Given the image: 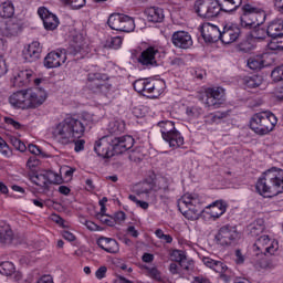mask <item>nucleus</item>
Listing matches in <instances>:
<instances>
[{
    "label": "nucleus",
    "mask_w": 283,
    "mask_h": 283,
    "mask_svg": "<svg viewBox=\"0 0 283 283\" xmlns=\"http://www.w3.org/2000/svg\"><path fill=\"white\" fill-rule=\"evenodd\" d=\"M93 120L94 117L90 113H83L81 118L67 116L53 127V139L64 147L75 145L74 151L78 154L85 149V139L81 138L85 136V129Z\"/></svg>",
    "instance_id": "obj_1"
},
{
    "label": "nucleus",
    "mask_w": 283,
    "mask_h": 283,
    "mask_svg": "<svg viewBox=\"0 0 283 283\" xmlns=\"http://www.w3.org/2000/svg\"><path fill=\"white\" fill-rule=\"evenodd\" d=\"M90 52V44L85 42L83 34H76L73 36V42L66 51L65 49L53 51L44 57V67H48V70L61 67V65L67 61V54L74 56L76 61H81V59H85Z\"/></svg>",
    "instance_id": "obj_2"
},
{
    "label": "nucleus",
    "mask_w": 283,
    "mask_h": 283,
    "mask_svg": "<svg viewBox=\"0 0 283 283\" xmlns=\"http://www.w3.org/2000/svg\"><path fill=\"white\" fill-rule=\"evenodd\" d=\"M255 189L263 198H273V196L283 193V169L266 170L256 181Z\"/></svg>",
    "instance_id": "obj_3"
},
{
    "label": "nucleus",
    "mask_w": 283,
    "mask_h": 283,
    "mask_svg": "<svg viewBox=\"0 0 283 283\" xmlns=\"http://www.w3.org/2000/svg\"><path fill=\"white\" fill-rule=\"evenodd\" d=\"M264 21H266V12L262 8L250 2H245L241 6V13H240L241 28L251 30V28L262 25Z\"/></svg>",
    "instance_id": "obj_4"
},
{
    "label": "nucleus",
    "mask_w": 283,
    "mask_h": 283,
    "mask_svg": "<svg viewBox=\"0 0 283 283\" xmlns=\"http://www.w3.org/2000/svg\"><path fill=\"white\" fill-rule=\"evenodd\" d=\"M277 117L271 112L255 113L250 119V129L258 136H266L275 129Z\"/></svg>",
    "instance_id": "obj_5"
},
{
    "label": "nucleus",
    "mask_w": 283,
    "mask_h": 283,
    "mask_svg": "<svg viewBox=\"0 0 283 283\" xmlns=\"http://www.w3.org/2000/svg\"><path fill=\"white\" fill-rule=\"evenodd\" d=\"M109 77L103 73H90L87 75V87L95 94H103V96H112L114 86L107 82Z\"/></svg>",
    "instance_id": "obj_6"
},
{
    "label": "nucleus",
    "mask_w": 283,
    "mask_h": 283,
    "mask_svg": "<svg viewBox=\"0 0 283 283\" xmlns=\"http://www.w3.org/2000/svg\"><path fill=\"white\" fill-rule=\"evenodd\" d=\"M107 25L111 30H116L117 32L129 33L136 30L134 18L124 13H112L107 20Z\"/></svg>",
    "instance_id": "obj_7"
},
{
    "label": "nucleus",
    "mask_w": 283,
    "mask_h": 283,
    "mask_svg": "<svg viewBox=\"0 0 283 283\" xmlns=\"http://www.w3.org/2000/svg\"><path fill=\"white\" fill-rule=\"evenodd\" d=\"M280 249L277 240L269 238V235L263 234L259 237L253 245V251L256 258H264V255H274Z\"/></svg>",
    "instance_id": "obj_8"
},
{
    "label": "nucleus",
    "mask_w": 283,
    "mask_h": 283,
    "mask_svg": "<svg viewBox=\"0 0 283 283\" xmlns=\"http://www.w3.org/2000/svg\"><path fill=\"white\" fill-rule=\"evenodd\" d=\"M200 205L202 199L198 195L187 193L178 200V209L182 216H189V213H200Z\"/></svg>",
    "instance_id": "obj_9"
},
{
    "label": "nucleus",
    "mask_w": 283,
    "mask_h": 283,
    "mask_svg": "<svg viewBox=\"0 0 283 283\" xmlns=\"http://www.w3.org/2000/svg\"><path fill=\"white\" fill-rule=\"evenodd\" d=\"M239 238L240 233L238 232V228L226 224L218 230L214 240L220 247H231V244L238 242Z\"/></svg>",
    "instance_id": "obj_10"
},
{
    "label": "nucleus",
    "mask_w": 283,
    "mask_h": 283,
    "mask_svg": "<svg viewBox=\"0 0 283 283\" xmlns=\"http://www.w3.org/2000/svg\"><path fill=\"white\" fill-rule=\"evenodd\" d=\"M193 10L201 19H214L219 14V7L213 0H196Z\"/></svg>",
    "instance_id": "obj_11"
},
{
    "label": "nucleus",
    "mask_w": 283,
    "mask_h": 283,
    "mask_svg": "<svg viewBox=\"0 0 283 283\" xmlns=\"http://www.w3.org/2000/svg\"><path fill=\"white\" fill-rule=\"evenodd\" d=\"M205 94V105L206 107H212V109H219L227 101V93L222 87H209L206 90Z\"/></svg>",
    "instance_id": "obj_12"
},
{
    "label": "nucleus",
    "mask_w": 283,
    "mask_h": 283,
    "mask_svg": "<svg viewBox=\"0 0 283 283\" xmlns=\"http://www.w3.org/2000/svg\"><path fill=\"white\" fill-rule=\"evenodd\" d=\"M158 61H160V49L154 45L142 51L137 57V63L143 65V67H147L148 70H151V67H157Z\"/></svg>",
    "instance_id": "obj_13"
},
{
    "label": "nucleus",
    "mask_w": 283,
    "mask_h": 283,
    "mask_svg": "<svg viewBox=\"0 0 283 283\" xmlns=\"http://www.w3.org/2000/svg\"><path fill=\"white\" fill-rule=\"evenodd\" d=\"M205 266L214 271V273L219 274L220 280L226 283L231 282V269L224 264L222 261L213 260L209 256H205L202 259Z\"/></svg>",
    "instance_id": "obj_14"
},
{
    "label": "nucleus",
    "mask_w": 283,
    "mask_h": 283,
    "mask_svg": "<svg viewBox=\"0 0 283 283\" xmlns=\"http://www.w3.org/2000/svg\"><path fill=\"white\" fill-rule=\"evenodd\" d=\"M94 151L99 158H113L115 156L112 135H106L95 142Z\"/></svg>",
    "instance_id": "obj_15"
},
{
    "label": "nucleus",
    "mask_w": 283,
    "mask_h": 283,
    "mask_svg": "<svg viewBox=\"0 0 283 283\" xmlns=\"http://www.w3.org/2000/svg\"><path fill=\"white\" fill-rule=\"evenodd\" d=\"M156 185L158 188H156ZM151 191H164V193H169V184H167V178L159 177L153 181V185L149 182H144L142 184L140 188L136 190V193L137 196H143V193L149 196Z\"/></svg>",
    "instance_id": "obj_16"
},
{
    "label": "nucleus",
    "mask_w": 283,
    "mask_h": 283,
    "mask_svg": "<svg viewBox=\"0 0 283 283\" xmlns=\"http://www.w3.org/2000/svg\"><path fill=\"white\" fill-rule=\"evenodd\" d=\"M48 93L41 88H28L27 90V107L28 109H36L45 103Z\"/></svg>",
    "instance_id": "obj_17"
},
{
    "label": "nucleus",
    "mask_w": 283,
    "mask_h": 283,
    "mask_svg": "<svg viewBox=\"0 0 283 283\" xmlns=\"http://www.w3.org/2000/svg\"><path fill=\"white\" fill-rule=\"evenodd\" d=\"M113 140V151L114 154H125V151H129L132 147H134V137L126 135L122 137H116V135H112Z\"/></svg>",
    "instance_id": "obj_18"
},
{
    "label": "nucleus",
    "mask_w": 283,
    "mask_h": 283,
    "mask_svg": "<svg viewBox=\"0 0 283 283\" xmlns=\"http://www.w3.org/2000/svg\"><path fill=\"white\" fill-rule=\"evenodd\" d=\"M38 14H39L40 19H42L43 25L46 30L53 31L59 28V23H61L59 21V17H56V14L50 12V10H48V8H45V7L39 8Z\"/></svg>",
    "instance_id": "obj_19"
},
{
    "label": "nucleus",
    "mask_w": 283,
    "mask_h": 283,
    "mask_svg": "<svg viewBox=\"0 0 283 283\" xmlns=\"http://www.w3.org/2000/svg\"><path fill=\"white\" fill-rule=\"evenodd\" d=\"M201 36L206 43H216L220 41L221 31L218 25L206 22L201 25Z\"/></svg>",
    "instance_id": "obj_20"
},
{
    "label": "nucleus",
    "mask_w": 283,
    "mask_h": 283,
    "mask_svg": "<svg viewBox=\"0 0 283 283\" xmlns=\"http://www.w3.org/2000/svg\"><path fill=\"white\" fill-rule=\"evenodd\" d=\"M171 43L175 48H180L181 50H189L193 45V40L191 34L186 31H176L172 33Z\"/></svg>",
    "instance_id": "obj_21"
},
{
    "label": "nucleus",
    "mask_w": 283,
    "mask_h": 283,
    "mask_svg": "<svg viewBox=\"0 0 283 283\" xmlns=\"http://www.w3.org/2000/svg\"><path fill=\"white\" fill-rule=\"evenodd\" d=\"M240 29L235 24H226L221 31L220 41L226 45L234 43L240 38Z\"/></svg>",
    "instance_id": "obj_22"
},
{
    "label": "nucleus",
    "mask_w": 283,
    "mask_h": 283,
    "mask_svg": "<svg viewBox=\"0 0 283 283\" xmlns=\"http://www.w3.org/2000/svg\"><path fill=\"white\" fill-rule=\"evenodd\" d=\"M41 52H43L41 43L39 41H33L23 50V59L27 63H34V61H39L41 59Z\"/></svg>",
    "instance_id": "obj_23"
},
{
    "label": "nucleus",
    "mask_w": 283,
    "mask_h": 283,
    "mask_svg": "<svg viewBox=\"0 0 283 283\" xmlns=\"http://www.w3.org/2000/svg\"><path fill=\"white\" fill-rule=\"evenodd\" d=\"M54 178H56V174L52 171H43L38 175H33L31 177V181L41 187V189H48L50 185L54 184Z\"/></svg>",
    "instance_id": "obj_24"
},
{
    "label": "nucleus",
    "mask_w": 283,
    "mask_h": 283,
    "mask_svg": "<svg viewBox=\"0 0 283 283\" xmlns=\"http://www.w3.org/2000/svg\"><path fill=\"white\" fill-rule=\"evenodd\" d=\"M9 103L14 109H28V91H18L10 95Z\"/></svg>",
    "instance_id": "obj_25"
},
{
    "label": "nucleus",
    "mask_w": 283,
    "mask_h": 283,
    "mask_svg": "<svg viewBox=\"0 0 283 283\" xmlns=\"http://www.w3.org/2000/svg\"><path fill=\"white\" fill-rule=\"evenodd\" d=\"M23 32V23L18 19L8 20L2 28L4 36H19Z\"/></svg>",
    "instance_id": "obj_26"
},
{
    "label": "nucleus",
    "mask_w": 283,
    "mask_h": 283,
    "mask_svg": "<svg viewBox=\"0 0 283 283\" xmlns=\"http://www.w3.org/2000/svg\"><path fill=\"white\" fill-rule=\"evenodd\" d=\"M32 76H34L32 70L19 71L11 80V83L13 87H25L30 84V81H32Z\"/></svg>",
    "instance_id": "obj_27"
},
{
    "label": "nucleus",
    "mask_w": 283,
    "mask_h": 283,
    "mask_svg": "<svg viewBox=\"0 0 283 283\" xmlns=\"http://www.w3.org/2000/svg\"><path fill=\"white\" fill-rule=\"evenodd\" d=\"M216 3L219 7V13L234 14L242 6V0H216Z\"/></svg>",
    "instance_id": "obj_28"
},
{
    "label": "nucleus",
    "mask_w": 283,
    "mask_h": 283,
    "mask_svg": "<svg viewBox=\"0 0 283 283\" xmlns=\"http://www.w3.org/2000/svg\"><path fill=\"white\" fill-rule=\"evenodd\" d=\"M145 14L149 23H163V21H165V11L160 7H150L146 9Z\"/></svg>",
    "instance_id": "obj_29"
},
{
    "label": "nucleus",
    "mask_w": 283,
    "mask_h": 283,
    "mask_svg": "<svg viewBox=\"0 0 283 283\" xmlns=\"http://www.w3.org/2000/svg\"><path fill=\"white\" fill-rule=\"evenodd\" d=\"M97 245L99 249H103V251H106V253H118L120 250L118 242L112 238L101 237L97 240Z\"/></svg>",
    "instance_id": "obj_30"
},
{
    "label": "nucleus",
    "mask_w": 283,
    "mask_h": 283,
    "mask_svg": "<svg viewBox=\"0 0 283 283\" xmlns=\"http://www.w3.org/2000/svg\"><path fill=\"white\" fill-rule=\"evenodd\" d=\"M12 240H14V232H12V228L6 221H0V242L2 244H11Z\"/></svg>",
    "instance_id": "obj_31"
},
{
    "label": "nucleus",
    "mask_w": 283,
    "mask_h": 283,
    "mask_svg": "<svg viewBox=\"0 0 283 283\" xmlns=\"http://www.w3.org/2000/svg\"><path fill=\"white\" fill-rule=\"evenodd\" d=\"M208 209H210L211 218L218 219L227 213V202L217 200L208 206Z\"/></svg>",
    "instance_id": "obj_32"
},
{
    "label": "nucleus",
    "mask_w": 283,
    "mask_h": 283,
    "mask_svg": "<svg viewBox=\"0 0 283 283\" xmlns=\"http://www.w3.org/2000/svg\"><path fill=\"white\" fill-rule=\"evenodd\" d=\"M164 140L168 143L169 147H172V149H178V147L185 145V137H182L178 129L168 134V137H164Z\"/></svg>",
    "instance_id": "obj_33"
},
{
    "label": "nucleus",
    "mask_w": 283,
    "mask_h": 283,
    "mask_svg": "<svg viewBox=\"0 0 283 283\" xmlns=\"http://www.w3.org/2000/svg\"><path fill=\"white\" fill-rule=\"evenodd\" d=\"M268 36L271 39H282L283 36V21L276 20L269 24L266 29Z\"/></svg>",
    "instance_id": "obj_34"
},
{
    "label": "nucleus",
    "mask_w": 283,
    "mask_h": 283,
    "mask_svg": "<svg viewBox=\"0 0 283 283\" xmlns=\"http://www.w3.org/2000/svg\"><path fill=\"white\" fill-rule=\"evenodd\" d=\"M264 219H256L248 226V233H250L252 238H258V235L264 232Z\"/></svg>",
    "instance_id": "obj_35"
},
{
    "label": "nucleus",
    "mask_w": 283,
    "mask_h": 283,
    "mask_svg": "<svg viewBox=\"0 0 283 283\" xmlns=\"http://www.w3.org/2000/svg\"><path fill=\"white\" fill-rule=\"evenodd\" d=\"M157 127H159V132L163 138H168V134H171L176 130V124H174L171 120H161L157 124Z\"/></svg>",
    "instance_id": "obj_36"
},
{
    "label": "nucleus",
    "mask_w": 283,
    "mask_h": 283,
    "mask_svg": "<svg viewBox=\"0 0 283 283\" xmlns=\"http://www.w3.org/2000/svg\"><path fill=\"white\" fill-rule=\"evenodd\" d=\"M0 17L2 19H12L14 17V4L12 1H4L0 4Z\"/></svg>",
    "instance_id": "obj_37"
},
{
    "label": "nucleus",
    "mask_w": 283,
    "mask_h": 283,
    "mask_svg": "<svg viewBox=\"0 0 283 283\" xmlns=\"http://www.w3.org/2000/svg\"><path fill=\"white\" fill-rule=\"evenodd\" d=\"M108 132L111 136H118L125 132V122L123 120H113L108 124Z\"/></svg>",
    "instance_id": "obj_38"
},
{
    "label": "nucleus",
    "mask_w": 283,
    "mask_h": 283,
    "mask_svg": "<svg viewBox=\"0 0 283 283\" xmlns=\"http://www.w3.org/2000/svg\"><path fill=\"white\" fill-rule=\"evenodd\" d=\"M165 92V81L163 80H155L153 88L148 96L150 98H158Z\"/></svg>",
    "instance_id": "obj_39"
},
{
    "label": "nucleus",
    "mask_w": 283,
    "mask_h": 283,
    "mask_svg": "<svg viewBox=\"0 0 283 283\" xmlns=\"http://www.w3.org/2000/svg\"><path fill=\"white\" fill-rule=\"evenodd\" d=\"M262 76L260 75H252L244 78V85L245 87H249L250 90H253L255 87H260L262 85Z\"/></svg>",
    "instance_id": "obj_40"
},
{
    "label": "nucleus",
    "mask_w": 283,
    "mask_h": 283,
    "mask_svg": "<svg viewBox=\"0 0 283 283\" xmlns=\"http://www.w3.org/2000/svg\"><path fill=\"white\" fill-rule=\"evenodd\" d=\"M248 67L250 70H262L264 67V60L262 56L250 57L248 60Z\"/></svg>",
    "instance_id": "obj_41"
},
{
    "label": "nucleus",
    "mask_w": 283,
    "mask_h": 283,
    "mask_svg": "<svg viewBox=\"0 0 283 283\" xmlns=\"http://www.w3.org/2000/svg\"><path fill=\"white\" fill-rule=\"evenodd\" d=\"M64 6H69L72 10H81V8H85V0H60Z\"/></svg>",
    "instance_id": "obj_42"
},
{
    "label": "nucleus",
    "mask_w": 283,
    "mask_h": 283,
    "mask_svg": "<svg viewBox=\"0 0 283 283\" xmlns=\"http://www.w3.org/2000/svg\"><path fill=\"white\" fill-rule=\"evenodd\" d=\"M122 45H123L122 36L109 38L105 43V48H109L111 50H119Z\"/></svg>",
    "instance_id": "obj_43"
},
{
    "label": "nucleus",
    "mask_w": 283,
    "mask_h": 283,
    "mask_svg": "<svg viewBox=\"0 0 283 283\" xmlns=\"http://www.w3.org/2000/svg\"><path fill=\"white\" fill-rule=\"evenodd\" d=\"M0 273L1 275H12L14 273V263L4 261L0 264Z\"/></svg>",
    "instance_id": "obj_44"
},
{
    "label": "nucleus",
    "mask_w": 283,
    "mask_h": 283,
    "mask_svg": "<svg viewBox=\"0 0 283 283\" xmlns=\"http://www.w3.org/2000/svg\"><path fill=\"white\" fill-rule=\"evenodd\" d=\"M186 113L190 118H200L205 114V111L200 106H191L186 109Z\"/></svg>",
    "instance_id": "obj_45"
},
{
    "label": "nucleus",
    "mask_w": 283,
    "mask_h": 283,
    "mask_svg": "<svg viewBox=\"0 0 283 283\" xmlns=\"http://www.w3.org/2000/svg\"><path fill=\"white\" fill-rule=\"evenodd\" d=\"M179 266L186 271V273H193L196 264L193 260H187V256L179 263Z\"/></svg>",
    "instance_id": "obj_46"
},
{
    "label": "nucleus",
    "mask_w": 283,
    "mask_h": 283,
    "mask_svg": "<svg viewBox=\"0 0 283 283\" xmlns=\"http://www.w3.org/2000/svg\"><path fill=\"white\" fill-rule=\"evenodd\" d=\"M253 42L251 40H243L239 45L238 50L239 52H244L245 54L254 50Z\"/></svg>",
    "instance_id": "obj_47"
},
{
    "label": "nucleus",
    "mask_w": 283,
    "mask_h": 283,
    "mask_svg": "<svg viewBox=\"0 0 283 283\" xmlns=\"http://www.w3.org/2000/svg\"><path fill=\"white\" fill-rule=\"evenodd\" d=\"M271 77L274 83H280V81H283V64L272 71Z\"/></svg>",
    "instance_id": "obj_48"
},
{
    "label": "nucleus",
    "mask_w": 283,
    "mask_h": 283,
    "mask_svg": "<svg viewBox=\"0 0 283 283\" xmlns=\"http://www.w3.org/2000/svg\"><path fill=\"white\" fill-rule=\"evenodd\" d=\"M170 256L174 262H178V264H180L187 258V254H185V251L174 250L170 253Z\"/></svg>",
    "instance_id": "obj_49"
},
{
    "label": "nucleus",
    "mask_w": 283,
    "mask_h": 283,
    "mask_svg": "<svg viewBox=\"0 0 283 283\" xmlns=\"http://www.w3.org/2000/svg\"><path fill=\"white\" fill-rule=\"evenodd\" d=\"M147 78H140V80H136L133 83V87L135 90V92H137L138 94H145V83H146Z\"/></svg>",
    "instance_id": "obj_50"
},
{
    "label": "nucleus",
    "mask_w": 283,
    "mask_h": 283,
    "mask_svg": "<svg viewBox=\"0 0 283 283\" xmlns=\"http://www.w3.org/2000/svg\"><path fill=\"white\" fill-rule=\"evenodd\" d=\"M3 40H0V77L4 76V74H8V66H6V62L1 59L3 56Z\"/></svg>",
    "instance_id": "obj_51"
},
{
    "label": "nucleus",
    "mask_w": 283,
    "mask_h": 283,
    "mask_svg": "<svg viewBox=\"0 0 283 283\" xmlns=\"http://www.w3.org/2000/svg\"><path fill=\"white\" fill-rule=\"evenodd\" d=\"M0 151L2 156H6L7 158H10V156H12L10 146H8V143H6L2 137H0Z\"/></svg>",
    "instance_id": "obj_52"
},
{
    "label": "nucleus",
    "mask_w": 283,
    "mask_h": 283,
    "mask_svg": "<svg viewBox=\"0 0 283 283\" xmlns=\"http://www.w3.org/2000/svg\"><path fill=\"white\" fill-rule=\"evenodd\" d=\"M97 220L102 221L103 224H107V227H114V217L108 214H96Z\"/></svg>",
    "instance_id": "obj_53"
},
{
    "label": "nucleus",
    "mask_w": 283,
    "mask_h": 283,
    "mask_svg": "<svg viewBox=\"0 0 283 283\" xmlns=\"http://www.w3.org/2000/svg\"><path fill=\"white\" fill-rule=\"evenodd\" d=\"M147 271L153 280H156L157 282L163 280V274L160 273V270H157V268H148Z\"/></svg>",
    "instance_id": "obj_54"
},
{
    "label": "nucleus",
    "mask_w": 283,
    "mask_h": 283,
    "mask_svg": "<svg viewBox=\"0 0 283 283\" xmlns=\"http://www.w3.org/2000/svg\"><path fill=\"white\" fill-rule=\"evenodd\" d=\"M81 224H85V227H86V229H88V231H101V227H98V224H96L93 221H90L87 219H82Z\"/></svg>",
    "instance_id": "obj_55"
},
{
    "label": "nucleus",
    "mask_w": 283,
    "mask_h": 283,
    "mask_svg": "<svg viewBox=\"0 0 283 283\" xmlns=\"http://www.w3.org/2000/svg\"><path fill=\"white\" fill-rule=\"evenodd\" d=\"M127 216L123 211L115 212L113 216L114 226L115 224H123L125 222Z\"/></svg>",
    "instance_id": "obj_56"
},
{
    "label": "nucleus",
    "mask_w": 283,
    "mask_h": 283,
    "mask_svg": "<svg viewBox=\"0 0 283 283\" xmlns=\"http://www.w3.org/2000/svg\"><path fill=\"white\" fill-rule=\"evenodd\" d=\"M41 165V160L36 156H31L27 161L28 169H36Z\"/></svg>",
    "instance_id": "obj_57"
},
{
    "label": "nucleus",
    "mask_w": 283,
    "mask_h": 283,
    "mask_svg": "<svg viewBox=\"0 0 283 283\" xmlns=\"http://www.w3.org/2000/svg\"><path fill=\"white\" fill-rule=\"evenodd\" d=\"M11 143L13 147L18 149V151H25V149H28V147H25V144H23V142H21L17 137H11Z\"/></svg>",
    "instance_id": "obj_58"
},
{
    "label": "nucleus",
    "mask_w": 283,
    "mask_h": 283,
    "mask_svg": "<svg viewBox=\"0 0 283 283\" xmlns=\"http://www.w3.org/2000/svg\"><path fill=\"white\" fill-rule=\"evenodd\" d=\"M28 150L30 151V154H33V156H42L43 155V151L41 150V148L34 144H29Z\"/></svg>",
    "instance_id": "obj_59"
},
{
    "label": "nucleus",
    "mask_w": 283,
    "mask_h": 283,
    "mask_svg": "<svg viewBox=\"0 0 283 283\" xmlns=\"http://www.w3.org/2000/svg\"><path fill=\"white\" fill-rule=\"evenodd\" d=\"M4 123H7V125H11L14 129H21V123L14 120L12 117H6Z\"/></svg>",
    "instance_id": "obj_60"
},
{
    "label": "nucleus",
    "mask_w": 283,
    "mask_h": 283,
    "mask_svg": "<svg viewBox=\"0 0 283 283\" xmlns=\"http://www.w3.org/2000/svg\"><path fill=\"white\" fill-rule=\"evenodd\" d=\"M107 275V268L106 266H101L96 272H95V277L97 280H103Z\"/></svg>",
    "instance_id": "obj_61"
},
{
    "label": "nucleus",
    "mask_w": 283,
    "mask_h": 283,
    "mask_svg": "<svg viewBox=\"0 0 283 283\" xmlns=\"http://www.w3.org/2000/svg\"><path fill=\"white\" fill-rule=\"evenodd\" d=\"M62 238H64V240H67L69 242H74V240H76L74 233L67 230L62 231Z\"/></svg>",
    "instance_id": "obj_62"
},
{
    "label": "nucleus",
    "mask_w": 283,
    "mask_h": 283,
    "mask_svg": "<svg viewBox=\"0 0 283 283\" xmlns=\"http://www.w3.org/2000/svg\"><path fill=\"white\" fill-rule=\"evenodd\" d=\"M235 262L238 264H244V254H242V251L241 250H235Z\"/></svg>",
    "instance_id": "obj_63"
},
{
    "label": "nucleus",
    "mask_w": 283,
    "mask_h": 283,
    "mask_svg": "<svg viewBox=\"0 0 283 283\" xmlns=\"http://www.w3.org/2000/svg\"><path fill=\"white\" fill-rule=\"evenodd\" d=\"M36 283H54V279L52 277V275H43L38 280Z\"/></svg>",
    "instance_id": "obj_64"
}]
</instances>
